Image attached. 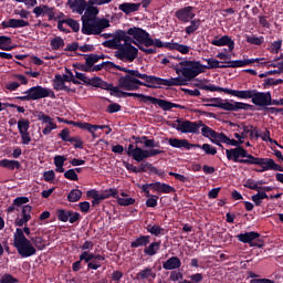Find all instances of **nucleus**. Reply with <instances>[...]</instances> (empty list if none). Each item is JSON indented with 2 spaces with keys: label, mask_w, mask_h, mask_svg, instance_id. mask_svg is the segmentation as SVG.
<instances>
[{
  "label": "nucleus",
  "mask_w": 283,
  "mask_h": 283,
  "mask_svg": "<svg viewBox=\"0 0 283 283\" xmlns=\"http://www.w3.org/2000/svg\"><path fill=\"white\" fill-rule=\"evenodd\" d=\"M174 70L178 76L170 78L160 77L161 86L174 87L176 85H187L189 81H193L196 76H200V74L205 72L200 62L192 60H181L179 63L174 65Z\"/></svg>",
  "instance_id": "nucleus-1"
},
{
  "label": "nucleus",
  "mask_w": 283,
  "mask_h": 283,
  "mask_svg": "<svg viewBox=\"0 0 283 283\" xmlns=\"http://www.w3.org/2000/svg\"><path fill=\"white\" fill-rule=\"evenodd\" d=\"M127 39H129L127 32L118 30L115 32V36L112 40L104 42V46L116 50L115 56L116 59H119V61L134 63L138 56V49L132 45V43H128Z\"/></svg>",
  "instance_id": "nucleus-2"
},
{
  "label": "nucleus",
  "mask_w": 283,
  "mask_h": 283,
  "mask_svg": "<svg viewBox=\"0 0 283 283\" xmlns=\"http://www.w3.org/2000/svg\"><path fill=\"white\" fill-rule=\"evenodd\" d=\"M140 85L153 90L163 87L160 77L143 74L138 71H129L128 75L119 77L117 87L126 92H136Z\"/></svg>",
  "instance_id": "nucleus-3"
},
{
  "label": "nucleus",
  "mask_w": 283,
  "mask_h": 283,
  "mask_svg": "<svg viewBox=\"0 0 283 283\" xmlns=\"http://www.w3.org/2000/svg\"><path fill=\"white\" fill-rule=\"evenodd\" d=\"M98 9L90 7L82 15V32L83 34H101L105 28H109V20L96 18Z\"/></svg>",
  "instance_id": "nucleus-4"
},
{
  "label": "nucleus",
  "mask_w": 283,
  "mask_h": 283,
  "mask_svg": "<svg viewBox=\"0 0 283 283\" xmlns=\"http://www.w3.org/2000/svg\"><path fill=\"white\" fill-rule=\"evenodd\" d=\"M205 107H218L219 109H224V112H240V109H251V104L242 102H233L229 99H222L221 97H212L203 99Z\"/></svg>",
  "instance_id": "nucleus-5"
},
{
  "label": "nucleus",
  "mask_w": 283,
  "mask_h": 283,
  "mask_svg": "<svg viewBox=\"0 0 283 283\" xmlns=\"http://www.w3.org/2000/svg\"><path fill=\"white\" fill-rule=\"evenodd\" d=\"M13 247L22 258H32V255H36V248H34L31 240L25 238L23 230L20 228L13 233Z\"/></svg>",
  "instance_id": "nucleus-6"
},
{
  "label": "nucleus",
  "mask_w": 283,
  "mask_h": 283,
  "mask_svg": "<svg viewBox=\"0 0 283 283\" xmlns=\"http://www.w3.org/2000/svg\"><path fill=\"white\" fill-rule=\"evenodd\" d=\"M118 92L119 93H118V95H116V98H125L126 96H135V98H142V101H144L145 103L149 102L153 105H158L161 109H164V112H169V109H174V107L175 108L182 107L178 104H174V103L167 102L165 99L147 96V95H144L140 93H127V92L120 91V88H118Z\"/></svg>",
  "instance_id": "nucleus-7"
},
{
  "label": "nucleus",
  "mask_w": 283,
  "mask_h": 283,
  "mask_svg": "<svg viewBox=\"0 0 283 283\" xmlns=\"http://www.w3.org/2000/svg\"><path fill=\"white\" fill-rule=\"evenodd\" d=\"M25 95L18 96V101H40L41 98H56V94L51 88L41 85L32 86L24 92Z\"/></svg>",
  "instance_id": "nucleus-8"
},
{
  "label": "nucleus",
  "mask_w": 283,
  "mask_h": 283,
  "mask_svg": "<svg viewBox=\"0 0 283 283\" xmlns=\"http://www.w3.org/2000/svg\"><path fill=\"white\" fill-rule=\"evenodd\" d=\"M163 153L160 149H143L138 146L134 147V144L128 145L127 156H130L136 163H143L146 158H154Z\"/></svg>",
  "instance_id": "nucleus-9"
},
{
  "label": "nucleus",
  "mask_w": 283,
  "mask_h": 283,
  "mask_svg": "<svg viewBox=\"0 0 283 283\" xmlns=\"http://www.w3.org/2000/svg\"><path fill=\"white\" fill-rule=\"evenodd\" d=\"M226 156L228 160L240 163L241 165H251V158H253V155L247 153L243 147L226 149Z\"/></svg>",
  "instance_id": "nucleus-10"
},
{
  "label": "nucleus",
  "mask_w": 283,
  "mask_h": 283,
  "mask_svg": "<svg viewBox=\"0 0 283 283\" xmlns=\"http://www.w3.org/2000/svg\"><path fill=\"white\" fill-rule=\"evenodd\" d=\"M250 165H259L262 167L261 171H283V167L277 165L275 160L271 158L251 157Z\"/></svg>",
  "instance_id": "nucleus-11"
},
{
  "label": "nucleus",
  "mask_w": 283,
  "mask_h": 283,
  "mask_svg": "<svg viewBox=\"0 0 283 283\" xmlns=\"http://www.w3.org/2000/svg\"><path fill=\"white\" fill-rule=\"evenodd\" d=\"M172 127L181 134H198L200 132V125L198 122L178 119Z\"/></svg>",
  "instance_id": "nucleus-12"
},
{
  "label": "nucleus",
  "mask_w": 283,
  "mask_h": 283,
  "mask_svg": "<svg viewBox=\"0 0 283 283\" xmlns=\"http://www.w3.org/2000/svg\"><path fill=\"white\" fill-rule=\"evenodd\" d=\"M127 34L129 36H133L134 39V44L135 45H140L139 43H142L143 45H145L147 48V41H149V33L140 28H130L127 30L126 32V36Z\"/></svg>",
  "instance_id": "nucleus-13"
},
{
  "label": "nucleus",
  "mask_w": 283,
  "mask_h": 283,
  "mask_svg": "<svg viewBox=\"0 0 283 283\" xmlns=\"http://www.w3.org/2000/svg\"><path fill=\"white\" fill-rule=\"evenodd\" d=\"M253 105L256 107H270L271 106V92H258L254 91L252 97Z\"/></svg>",
  "instance_id": "nucleus-14"
},
{
  "label": "nucleus",
  "mask_w": 283,
  "mask_h": 283,
  "mask_svg": "<svg viewBox=\"0 0 283 283\" xmlns=\"http://www.w3.org/2000/svg\"><path fill=\"white\" fill-rule=\"evenodd\" d=\"M239 242H243V244H250V247H258V249H262L264 244L258 243L254 240L260 238V233L258 232H245L237 235Z\"/></svg>",
  "instance_id": "nucleus-15"
},
{
  "label": "nucleus",
  "mask_w": 283,
  "mask_h": 283,
  "mask_svg": "<svg viewBox=\"0 0 283 283\" xmlns=\"http://www.w3.org/2000/svg\"><path fill=\"white\" fill-rule=\"evenodd\" d=\"M38 120H41L44 125H46L42 129V134H44V136H50V134H52L53 129H57V127H59L56 125V123H54V118L50 117L49 115H46L42 112L38 114Z\"/></svg>",
  "instance_id": "nucleus-16"
},
{
  "label": "nucleus",
  "mask_w": 283,
  "mask_h": 283,
  "mask_svg": "<svg viewBox=\"0 0 283 283\" xmlns=\"http://www.w3.org/2000/svg\"><path fill=\"white\" fill-rule=\"evenodd\" d=\"M175 17L178 21H182L184 23H189V21L196 18V13L193 12V7H185L175 12Z\"/></svg>",
  "instance_id": "nucleus-17"
},
{
  "label": "nucleus",
  "mask_w": 283,
  "mask_h": 283,
  "mask_svg": "<svg viewBox=\"0 0 283 283\" xmlns=\"http://www.w3.org/2000/svg\"><path fill=\"white\" fill-rule=\"evenodd\" d=\"M201 134H202V136H205V138H210V140H211V143H213V145H217L218 147H222V144H220V140L222 138L223 133H218L209 126H203L201 128Z\"/></svg>",
  "instance_id": "nucleus-18"
},
{
  "label": "nucleus",
  "mask_w": 283,
  "mask_h": 283,
  "mask_svg": "<svg viewBox=\"0 0 283 283\" xmlns=\"http://www.w3.org/2000/svg\"><path fill=\"white\" fill-rule=\"evenodd\" d=\"M28 25H30V22L23 19H8L2 21L1 23L3 30H8V28H12L13 30H15L19 28H28Z\"/></svg>",
  "instance_id": "nucleus-19"
},
{
  "label": "nucleus",
  "mask_w": 283,
  "mask_h": 283,
  "mask_svg": "<svg viewBox=\"0 0 283 283\" xmlns=\"http://www.w3.org/2000/svg\"><path fill=\"white\" fill-rule=\"evenodd\" d=\"M33 14L39 19V17H49L50 20L54 19L55 13H54V8L49 7L45 4L38 6L33 9Z\"/></svg>",
  "instance_id": "nucleus-20"
},
{
  "label": "nucleus",
  "mask_w": 283,
  "mask_h": 283,
  "mask_svg": "<svg viewBox=\"0 0 283 283\" xmlns=\"http://www.w3.org/2000/svg\"><path fill=\"white\" fill-rule=\"evenodd\" d=\"M72 73H70L69 75H55L54 80H53V87L54 90H56L57 92H63L65 90H67V86H65L66 82L72 81Z\"/></svg>",
  "instance_id": "nucleus-21"
},
{
  "label": "nucleus",
  "mask_w": 283,
  "mask_h": 283,
  "mask_svg": "<svg viewBox=\"0 0 283 283\" xmlns=\"http://www.w3.org/2000/svg\"><path fill=\"white\" fill-rule=\"evenodd\" d=\"M211 44L217 48H224V45H228L229 52H233L235 49V42L229 35H223L219 39L212 40Z\"/></svg>",
  "instance_id": "nucleus-22"
},
{
  "label": "nucleus",
  "mask_w": 283,
  "mask_h": 283,
  "mask_svg": "<svg viewBox=\"0 0 283 283\" xmlns=\"http://www.w3.org/2000/svg\"><path fill=\"white\" fill-rule=\"evenodd\" d=\"M226 94H230V96H235L237 98L253 101V95L255 94V90H247V91H238V90H226Z\"/></svg>",
  "instance_id": "nucleus-23"
},
{
  "label": "nucleus",
  "mask_w": 283,
  "mask_h": 283,
  "mask_svg": "<svg viewBox=\"0 0 283 283\" xmlns=\"http://www.w3.org/2000/svg\"><path fill=\"white\" fill-rule=\"evenodd\" d=\"M67 4L69 8H71V10L77 14H83L85 10L87 11V1L85 0H70Z\"/></svg>",
  "instance_id": "nucleus-24"
},
{
  "label": "nucleus",
  "mask_w": 283,
  "mask_h": 283,
  "mask_svg": "<svg viewBox=\"0 0 283 283\" xmlns=\"http://www.w3.org/2000/svg\"><path fill=\"white\" fill-rule=\"evenodd\" d=\"M137 277L146 280V282H154L156 280V270L154 268H144L138 272Z\"/></svg>",
  "instance_id": "nucleus-25"
},
{
  "label": "nucleus",
  "mask_w": 283,
  "mask_h": 283,
  "mask_svg": "<svg viewBox=\"0 0 283 283\" xmlns=\"http://www.w3.org/2000/svg\"><path fill=\"white\" fill-rule=\"evenodd\" d=\"M153 191H156L157 193H174L176 192V188L167 185V184H163L160 181H156L154 182V185L151 186Z\"/></svg>",
  "instance_id": "nucleus-26"
},
{
  "label": "nucleus",
  "mask_w": 283,
  "mask_h": 283,
  "mask_svg": "<svg viewBox=\"0 0 283 283\" xmlns=\"http://www.w3.org/2000/svg\"><path fill=\"white\" fill-rule=\"evenodd\" d=\"M168 145L175 149H191V144L187 139L169 138Z\"/></svg>",
  "instance_id": "nucleus-27"
},
{
  "label": "nucleus",
  "mask_w": 283,
  "mask_h": 283,
  "mask_svg": "<svg viewBox=\"0 0 283 283\" xmlns=\"http://www.w3.org/2000/svg\"><path fill=\"white\" fill-rule=\"evenodd\" d=\"M86 196L93 198V205H98L101 200H107L109 192H98V190H88Z\"/></svg>",
  "instance_id": "nucleus-28"
},
{
  "label": "nucleus",
  "mask_w": 283,
  "mask_h": 283,
  "mask_svg": "<svg viewBox=\"0 0 283 283\" xmlns=\"http://www.w3.org/2000/svg\"><path fill=\"white\" fill-rule=\"evenodd\" d=\"M180 266H182V262L178 256H171L163 264V269H165V271H174L176 269H180Z\"/></svg>",
  "instance_id": "nucleus-29"
},
{
  "label": "nucleus",
  "mask_w": 283,
  "mask_h": 283,
  "mask_svg": "<svg viewBox=\"0 0 283 283\" xmlns=\"http://www.w3.org/2000/svg\"><path fill=\"white\" fill-rule=\"evenodd\" d=\"M118 10L124 14H132V12H138L140 10V3L124 2L118 6Z\"/></svg>",
  "instance_id": "nucleus-30"
},
{
  "label": "nucleus",
  "mask_w": 283,
  "mask_h": 283,
  "mask_svg": "<svg viewBox=\"0 0 283 283\" xmlns=\"http://www.w3.org/2000/svg\"><path fill=\"white\" fill-rule=\"evenodd\" d=\"M168 50H176L177 52H180V54H189L191 52V46L187 44H180L178 42H170V44H167Z\"/></svg>",
  "instance_id": "nucleus-31"
},
{
  "label": "nucleus",
  "mask_w": 283,
  "mask_h": 283,
  "mask_svg": "<svg viewBox=\"0 0 283 283\" xmlns=\"http://www.w3.org/2000/svg\"><path fill=\"white\" fill-rule=\"evenodd\" d=\"M86 262V263H90L92 262V260H105V256L101 255V254H94V253H91L90 251H84L82 252V254L80 255V261L83 262Z\"/></svg>",
  "instance_id": "nucleus-32"
},
{
  "label": "nucleus",
  "mask_w": 283,
  "mask_h": 283,
  "mask_svg": "<svg viewBox=\"0 0 283 283\" xmlns=\"http://www.w3.org/2000/svg\"><path fill=\"white\" fill-rule=\"evenodd\" d=\"M171 42H163L160 41V39H151V35H149L148 41L146 42V48H151V45L154 48H167V50H169V46Z\"/></svg>",
  "instance_id": "nucleus-33"
},
{
  "label": "nucleus",
  "mask_w": 283,
  "mask_h": 283,
  "mask_svg": "<svg viewBox=\"0 0 283 283\" xmlns=\"http://www.w3.org/2000/svg\"><path fill=\"white\" fill-rule=\"evenodd\" d=\"M0 50H4L7 52L14 50V45L12 44V39L10 36L0 35Z\"/></svg>",
  "instance_id": "nucleus-34"
},
{
  "label": "nucleus",
  "mask_w": 283,
  "mask_h": 283,
  "mask_svg": "<svg viewBox=\"0 0 283 283\" xmlns=\"http://www.w3.org/2000/svg\"><path fill=\"white\" fill-rule=\"evenodd\" d=\"M149 235H140L139 238L135 239L132 243L130 247L132 249H138L139 247H147L149 244Z\"/></svg>",
  "instance_id": "nucleus-35"
},
{
  "label": "nucleus",
  "mask_w": 283,
  "mask_h": 283,
  "mask_svg": "<svg viewBox=\"0 0 283 283\" xmlns=\"http://www.w3.org/2000/svg\"><path fill=\"white\" fill-rule=\"evenodd\" d=\"M111 67H114V63L106 61V62H102L101 64L93 66L92 69L84 67L83 70H84V72H101V70H107Z\"/></svg>",
  "instance_id": "nucleus-36"
},
{
  "label": "nucleus",
  "mask_w": 283,
  "mask_h": 283,
  "mask_svg": "<svg viewBox=\"0 0 283 283\" xmlns=\"http://www.w3.org/2000/svg\"><path fill=\"white\" fill-rule=\"evenodd\" d=\"M0 167H4V169H20L21 164L17 160H12V159H2L0 160Z\"/></svg>",
  "instance_id": "nucleus-37"
},
{
  "label": "nucleus",
  "mask_w": 283,
  "mask_h": 283,
  "mask_svg": "<svg viewBox=\"0 0 283 283\" xmlns=\"http://www.w3.org/2000/svg\"><path fill=\"white\" fill-rule=\"evenodd\" d=\"M158 251H160V242H153L144 249L145 255H149L150 258L156 255Z\"/></svg>",
  "instance_id": "nucleus-38"
},
{
  "label": "nucleus",
  "mask_w": 283,
  "mask_h": 283,
  "mask_svg": "<svg viewBox=\"0 0 283 283\" xmlns=\"http://www.w3.org/2000/svg\"><path fill=\"white\" fill-rule=\"evenodd\" d=\"M99 88L101 90H107V92L111 93V96H118L119 92H118V86H114V84H109L105 81L102 80V84H99Z\"/></svg>",
  "instance_id": "nucleus-39"
},
{
  "label": "nucleus",
  "mask_w": 283,
  "mask_h": 283,
  "mask_svg": "<svg viewBox=\"0 0 283 283\" xmlns=\"http://www.w3.org/2000/svg\"><path fill=\"white\" fill-rule=\"evenodd\" d=\"M146 231L148 233H150L151 235H155L156 238H158L159 235H163V233H165V229H163L158 224H148L146 227Z\"/></svg>",
  "instance_id": "nucleus-40"
},
{
  "label": "nucleus",
  "mask_w": 283,
  "mask_h": 283,
  "mask_svg": "<svg viewBox=\"0 0 283 283\" xmlns=\"http://www.w3.org/2000/svg\"><path fill=\"white\" fill-rule=\"evenodd\" d=\"M222 143L224 145H230L231 147H242L240 145H242L238 139H231L229 137H227V135H224V133H222L221 135V139H220V145H222Z\"/></svg>",
  "instance_id": "nucleus-41"
},
{
  "label": "nucleus",
  "mask_w": 283,
  "mask_h": 283,
  "mask_svg": "<svg viewBox=\"0 0 283 283\" xmlns=\"http://www.w3.org/2000/svg\"><path fill=\"white\" fill-rule=\"evenodd\" d=\"M208 65H202V70H216L217 67H227V65H220V61L216 59H206Z\"/></svg>",
  "instance_id": "nucleus-42"
},
{
  "label": "nucleus",
  "mask_w": 283,
  "mask_h": 283,
  "mask_svg": "<svg viewBox=\"0 0 283 283\" xmlns=\"http://www.w3.org/2000/svg\"><path fill=\"white\" fill-rule=\"evenodd\" d=\"M269 199V195L266 192L259 191L258 193L251 197L252 202H254L255 207H260L262 205V200Z\"/></svg>",
  "instance_id": "nucleus-43"
},
{
  "label": "nucleus",
  "mask_w": 283,
  "mask_h": 283,
  "mask_svg": "<svg viewBox=\"0 0 283 283\" xmlns=\"http://www.w3.org/2000/svg\"><path fill=\"white\" fill-rule=\"evenodd\" d=\"M101 59H105L104 55H98V54H91L86 57V65L87 69L90 70L91 67H94L95 63H98V61H101Z\"/></svg>",
  "instance_id": "nucleus-44"
},
{
  "label": "nucleus",
  "mask_w": 283,
  "mask_h": 283,
  "mask_svg": "<svg viewBox=\"0 0 283 283\" xmlns=\"http://www.w3.org/2000/svg\"><path fill=\"white\" fill-rule=\"evenodd\" d=\"M50 45L52 50H61V48L65 46V41L61 36H55L51 40Z\"/></svg>",
  "instance_id": "nucleus-45"
},
{
  "label": "nucleus",
  "mask_w": 283,
  "mask_h": 283,
  "mask_svg": "<svg viewBox=\"0 0 283 283\" xmlns=\"http://www.w3.org/2000/svg\"><path fill=\"white\" fill-rule=\"evenodd\" d=\"M245 41L252 45H262L264 43V36L245 35Z\"/></svg>",
  "instance_id": "nucleus-46"
},
{
  "label": "nucleus",
  "mask_w": 283,
  "mask_h": 283,
  "mask_svg": "<svg viewBox=\"0 0 283 283\" xmlns=\"http://www.w3.org/2000/svg\"><path fill=\"white\" fill-rule=\"evenodd\" d=\"M200 19H193L190 21V25L186 28V33L193 34L198 28H200Z\"/></svg>",
  "instance_id": "nucleus-47"
},
{
  "label": "nucleus",
  "mask_w": 283,
  "mask_h": 283,
  "mask_svg": "<svg viewBox=\"0 0 283 283\" xmlns=\"http://www.w3.org/2000/svg\"><path fill=\"white\" fill-rule=\"evenodd\" d=\"M81 196H83V192L78 189H74L69 193L67 200L69 202H78V200H81Z\"/></svg>",
  "instance_id": "nucleus-48"
},
{
  "label": "nucleus",
  "mask_w": 283,
  "mask_h": 283,
  "mask_svg": "<svg viewBox=\"0 0 283 283\" xmlns=\"http://www.w3.org/2000/svg\"><path fill=\"white\" fill-rule=\"evenodd\" d=\"M18 129H19V134L29 132L30 120L25 118H21L20 120H18Z\"/></svg>",
  "instance_id": "nucleus-49"
},
{
  "label": "nucleus",
  "mask_w": 283,
  "mask_h": 283,
  "mask_svg": "<svg viewBox=\"0 0 283 283\" xmlns=\"http://www.w3.org/2000/svg\"><path fill=\"white\" fill-rule=\"evenodd\" d=\"M63 23L69 25V28H72L73 32H78L81 30V24L74 19L63 20Z\"/></svg>",
  "instance_id": "nucleus-50"
},
{
  "label": "nucleus",
  "mask_w": 283,
  "mask_h": 283,
  "mask_svg": "<svg viewBox=\"0 0 283 283\" xmlns=\"http://www.w3.org/2000/svg\"><path fill=\"white\" fill-rule=\"evenodd\" d=\"M263 140V143H271V145H277V142H275L273 138H271V130L265 129V132H261V135L259 137Z\"/></svg>",
  "instance_id": "nucleus-51"
},
{
  "label": "nucleus",
  "mask_w": 283,
  "mask_h": 283,
  "mask_svg": "<svg viewBox=\"0 0 283 283\" xmlns=\"http://www.w3.org/2000/svg\"><path fill=\"white\" fill-rule=\"evenodd\" d=\"M31 241L34 244L33 247L35 249H38L39 251H43V249H45V242L43 241V238L35 237V238L31 239Z\"/></svg>",
  "instance_id": "nucleus-52"
},
{
  "label": "nucleus",
  "mask_w": 283,
  "mask_h": 283,
  "mask_svg": "<svg viewBox=\"0 0 283 283\" xmlns=\"http://www.w3.org/2000/svg\"><path fill=\"white\" fill-rule=\"evenodd\" d=\"M201 149L208 156H216L218 154V149H216V147L211 146L210 144H203Z\"/></svg>",
  "instance_id": "nucleus-53"
},
{
  "label": "nucleus",
  "mask_w": 283,
  "mask_h": 283,
  "mask_svg": "<svg viewBox=\"0 0 283 283\" xmlns=\"http://www.w3.org/2000/svg\"><path fill=\"white\" fill-rule=\"evenodd\" d=\"M201 90H206V92H224V94H227V90L229 88H224V87H220L211 84V85L201 86Z\"/></svg>",
  "instance_id": "nucleus-54"
},
{
  "label": "nucleus",
  "mask_w": 283,
  "mask_h": 283,
  "mask_svg": "<svg viewBox=\"0 0 283 283\" xmlns=\"http://www.w3.org/2000/svg\"><path fill=\"white\" fill-rule=\"evenodd\" d=\"M142 138L144 140L145 147H148L149 149H154L155 147H160V143L154 139H148L147 136H144Z\"/></svg>",
  "instance_id": "nucleus-55"
},
{
  "label": "nucleus",
  "mask_w": 283,
  "mask_h": 283,
  "mask_svg": "<svg viewBox=\"0 0 283 283\" xmlns=\"http://www.w3.org/2000/svg\"><path fill=\"white\" fill-rule=\"evenodd\" d=\"M136 202V199L134 198H117V203L120 205V207H129L130 205H134Z\"/></svg>",
  "instance_id": "nucleus-56"
},
{
  "label": "nucleus",
  "mask_w": 283,
  "mask_h": 283,
  "mask_svg": "<svg viewBox=\"0 0 283 283\" xmlns=\"http://www.w3.org/2000/svg\"><path fill=\"white\" fill-rule=\"evenodd\" d=\"M54 178H56L54 170H48L43 172V179L45 182H54Z\"/></svg>",
  "instance_id": "nucleus-57"
},
{
  "label": "nucleus",
  "mask_w": 283,
  "mask_h": 283,
  "mask_svg": "<svg viewBox=\"0 0 283 283\" xmlns=\"http://www.w3.org/2000/svg\"><path fill=\"white\" fill-rule=\"evenodd\" d=\"M64 178H66V180H78V175H76V170L69 169L64 172Z\"/></svg>",
  "instance_id": "nucleus-58"
},
{
  "label": "nucleus",
  "mask_w": 283,
  "mask_h": 283,
  "mask_svg": "<svg viewBox=\"0 0 283 283\" xmlns=\"http://www.w3.org/2000/svg\"><path fill=\"white\" fill-rule=\"evenodd\" d=\"M57 218L61 222H69L70 220V211L59 210Z\"/></svg>",
  "instance_id": "nucleus-59"
},
{
  "label": "nucleus",
  "mask_w": 283,
  "mask_h": 283,
  "mask_svg": "<svg viewBox=\"0 0 283 283\" xmlns=\"http://www.w3.org/2000/svg\"><path fill=\"white\" fill-rule=\"evenodd\" d=\"M146 207H158V196L150 195V197H148L146 200Z\"/></svg>",
  "instance_id": "nucleus-60"
},
{
  "label": "nucleus",
  "mask_w": 283,
  "mask_h": 283,
  "mask_svg": "<svg viewBox=\"0 0 283 283\" xmlns=\"http://www.w3.org/2000/svg\"><path fill=\"white\" fill-rule=\"evenodd\" d=\"M32 213V207L31 206H24L22 207V218H24L25 220H31L32 216L30 214Z\"/></svg>",
  "instance_id": "nucleus-61"
},
{
  "label": "nucleus",
  "mask_w": 283,
  "mask_h": 283,
  "mask_svg": "<svg viewBox=\"0 0 283 283\" xmlns=\"http://www.w3.org/2000/svg\"><path fill=\"white\" fill-rule=\"evenodd\" d=\"M22 145H28L29 143H32V137L30 136V132L27 130L24 133H20Z\"/></svg>",
  "instance_id": "nucleus-62"
},
{
  "label": "nucleus",
  "mask_w": 283,
  "mask_h": 283,
  "mask_svg": "<svg viewBox=\"0 0 283 283\" xmlns=\"http://www.w3.org/2000/svg\"><path fill=\"white\" fill-rule=\"evenodd\" d=\"M226 67H244V60L230 61Z\"/></svg>",
  "instance_id": "nucleus-63"
},
{
  "label": "nucleus",
  "mask_w": 283,
  "mask_h": 283,
  "mask_svg": "<svg viewBox=\"0 0 283 283\" xmlns=\"http://www.w3.org/2000/svg\"><path fill=\"white\" fill-rule=\"evenodd\" d=\"M0 282L1 283H17V279H14L10 274H4V275L1 276Z\"/></svg>",
  "instance_id": "nucleus-64"
}]
</instances>
